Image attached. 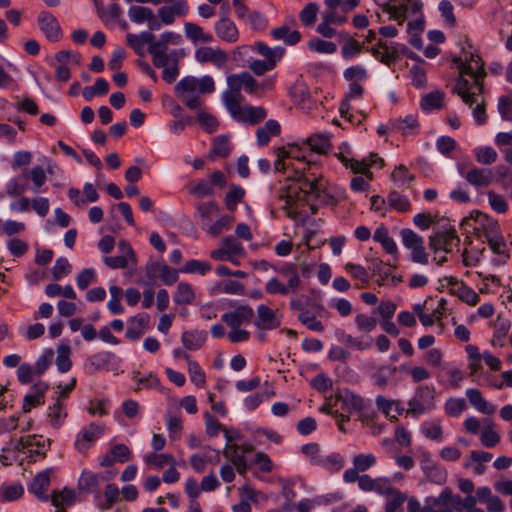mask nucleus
<instances>
[{
  "label": "nucleus",
  "mask_w": 512,
  "mask_h": 512,
  "mask_svg": "<svg viewBox=\"0 0 512 512\" xmlns=\"http://www.w3.org/2000/svg\"><path fill=\"white\" fill-rule=\"evenodd\" d=\"M424 512H456L455 494L446 487L438 496L426 497Z\"/></svg>",
  "instance_id": "nucleus-9"
},
{
  "label": "nucleus",
  "mask_w": 512,
  "mask_h": 512,
  "mask_svg": "<svg viewBox=\"0 0 512 512\" xmlns=\"http://www.w3.org/2000/svg\"><path fill=\"white\" fill-rule=\"evenodd\" d=\"M501 437L495 430V424L492 421H486L480 432V442L486 448H493L499 444Z\"/></svg>",
  "instance_id": "nucleus-36"
},
{
  "label": "nucleus",
  "mask_w": 512,
  "mask_h": 512,
  "mask_svg": "<svg viewBox=\"0 0 512 512\" xmlns=\"http://www.w3.org/2000/svg\"><path fill=\"white\" fill-rule=\"evenodd\" d=\"M444 93L435 91L423 97L421 106L424 110L440 109L443 106Z\"/></svg>",
  "instance_id": "nucleus-60"
},
{
  "label": "nucleus",
  "mask_w": 512,
  "mask_h": 512,
  "mask_svg": "<svg viewBox=\"0 0 512 512\" xmlns=\"http://www.w3.org/2000/svg\"><path fill=\"white\" fill-rule=\"evenodd\" d=\"M166 428L169 432V437L173 440L180 438L182 433V419L180 416L167 415Z\"/></svg>",
  "instance_id": "nucleus-62"
},
{
  "label": "nucleus",
  "mask_w": 512,
  "mask_h": 512,
  "mask_svg": "<svg viewBox=\"0 0 512 512\" xmlns=\"http://www.w3.org/2000/svg\"><path fill=\"white\" fill-rule=\"evenodd\" d=\"M227 86V90L222 93V101L226 109L243 101L241 89L244 88V72L228 75Z\"/></svg>",
  "instance_id": "nucleus-10"
},
{
  "label": "nucleus",
  "mask_w": 512,
  "mask_h": 512,
  "mask_svg": "<svg viewBox=\"0 0 512 512\" xmlns=\"http://www.w3.org/2000/svg\"><path fill=\"white\" fill-rule=\"evenodd\" d=\"M296 290L294 287H289L288 283L283 284L277 277L270 278L265 284V291L270 295L280 294L286 296Z\"/></svg>",
  "instance_id": "nucleus-48"
},
{
  "label": "nucleus",
  "mask_w": 512,
  "mask_h": 512,
  "mask_svg": "<svg viewBox=\"0 0 512 512\" xmlns=\"http://www.w3.org/2000/svg\"><path fill=\"white\" fill-rule=\"evenodd\" d=\"M343 77L350 83H359L368 78V72L363 66L354 65L344 70Z\"/></svg>",
  "instance_id": "nucleus-58"
},
{
  "label": "nucleus",
  "mask_w": 512,
  "mask_h": 512,
  "mask_svg": "<svg viewBox=\"0 0 512 512\" xmlns=\"http://www.w3.org/2000/svg\"><path fill=\"white\" fill-rule=\"evenodd\" d=\"M420 431L423 436L431 441L442 442L444 439V432L442 421L440 419H429L422 422Z\"/></svg>",
  "instance_id": "nucleus-23"
},
{
  "label": "nucleus",
  "mask_w": 512,
  "mask_h": 512,
  "mask_svg": "<svg viewBox=\"0 0 512 512\" xmlns=\"http://www.w3.org/2000/svg\"><path fill=\"white\" fill-rule=\"evenodd\" d=\"M319 12L318 4L314 2L307 3L299 13V19L304 26H313L317 20Z\"/></svg>",
  "instance_id": "nucleus-51"
},
{
  "label": "nucleus",
  "mask_w": 512,
  "mask_h": 512,
  "mask_svg": "<svg viewBox=\"0 0 512 512\" xmlns=\"http://www.w3.org/2000/svg\"><path fill=\"white\" fill-rule=\"evenodd\" d=\"M461 225L472 226L473 230H482L486 241L502 236L499 224L479 211H473L470 217L462 220Z\"/></svg>",
  "instance_id": "nucleus-6"
},
{
  "label": "nucleus",
  "mask_w": 512,
  "mask_h": 512,
  "mask_svg": "<svg viewBox=\"0 0 512 512\" xmlns=\"http://www.w3.org/2000/svg\"><path fill=\"white\" fill-rule=\"evenodd\" d=\"M256 49L258 53L266 59L265 61H273L274 66L276 65V62L282 58L285 52L281 47L273 49L262 42L256 43Z\"/></svg>",
  "instance_id": "nucleus-55"
},
{
  "label": "nucleus",
  "mask_w": 512,
  "mask_h": 512,
  "mask_svg": "<svg viewBox=\"0 0 512 512\" xmlns=\"http://www.w3.org/2000/svg\"><path fill=\"white\" fill-rule=\"evenodd\" d=\"M320 194H284L281 199L284 200L283 209L287 216L296 219L298 216H307L308 212L314 215L318 211V200Z\"/></svg>",
  "instance_id": "nucleus-3"
},
{
  "label": "nucleus",
  "mask_w": 512,
  "mask_h": 512,
  "mask_svg": "<svg viewBox=\"0 0 512 512\" xmlns=\"http://www.w3.org/2000/svg\"><path fill=\"white\" fill-rule=\"evenodd\" d=\"M257 316L254 325L261 331L274 330L280 327L281 321L277 310H273L266 305L257 307Z\"/></svg>",
  "instance_id": "nucleus-11"
},
{
  "label": "nucleus",
  "mask_w": 512,
  "mask_h": 512,
  "mask_svg": "<svg viewBox=\"0 0 512 512\" xmlns=\"http://www.w3.org/2000/svg\"><path fill=\"white\" fill-rule=\"evenodd\" d=\"M103 430L102 426L94 423L90 424L87 429L79 434L75 442L76 449L81 453H85L89 449L90 444L102 435Z\"/></svg>",
  "instance_id": "nucleus-18"
},
{
  "label": "nucleus",
  "mask_w": 512,
  "mask_h": 512,
  "mask_svg": "<svg viewBox=\"0 0 512 512\" xmlns=\"http://www.w3.org/2000/svg\"><path fill=\"white\" fill-rule=\"evenodd\" d=\"M477 501V497L470 494L465 498L455 494L456 512H485L482 508L477 507Z\"/></svg>",
  "instance_id": "nucleus-42"
},
{
  "label": "nucleus",
  "mask_w": 512,
  "mask_h": 512,
  "mask_svg": "<svg viewBox=\"0 0 512 512\" xmlns=\"http://www.w3.org/2000/svg\"><path fill=\"white\" fill-rule=\"evenodd\" d=\"M493 173L489 169H472L466 175V180L477 187H487L493 181Z\"/></svg>",
  "instance_id": "nucleus-33"
},
{
  "label": "nucleus",
  "mask_w": 512,
  "mask_h": 512,
  "mask_svg": "<svg viewBox=\"0 0 512 512\" xmlns=\"http://www.w3.org/2000/svg\"><path fill=\"white\" fill-rule=\"evenodd\" d=\"M227 110L235 120L249 125H256L267 116L265 108L251 105L242 106V103H237Z\"/></svg>",
  "instance_id": "nucleus-8"
},
{
  "label": "nucleus",
  "mask_w": 512,
  "mask_h": 512,
  "mask_svg": "<svg viewBox=\"0 0 512 512\" xmlns=\"http://www.w3.org/2000/svg\"><path fill=\"white\" fill-rule=\"evenodd\" d=\"M338 159L346 168H349L353 173H360L364 175L368 180L372 179V172L368 170L367 164L364 162V159L359 161L353 158H348L343 154H338Z\"/></svg>",
  "instance_id": "nucleus-40"
},
{
  "label": "nucleus",
  "mask_w": 512,
  "mask_h": 512,
  "mask_svg": "<svg viewBox=\"0 0 512 512\" xmlns=\"http://www.w3.org/2000/svg\"><path fill=\"white\" fill-rule=\"evenodd\" d=\"M198 79L193 76H187L180 80L175 86L176 93H197L198 89Z\"/></svg>",
  "instance_id": "nucleus-63"
},
{
  "label": "nucleus",
  "mask_w": 512,
  "mask_h": 512,
  "mask_svg": "<svg viewBox=\"0 0 512 512\" xmlns=\"http://www.w3.org/2000/svg\"><path fill=\"white\" fill-rule=\"evenodd\" d=\"M338 37L342 42L341 55L344 59H351L359 55L365 48L364 43H360L347 32H339Z\"/></svg>",
  "instance_id": "nucleus-19"
},
{
  "label": "nucleus",
  "mask_w": 512,
  "mask_h": 512,
  "mask_svg": "<svg viewBox=\"0 0 512 512\" xmlns=\"http://www.w3.org/2000/svg\"><path fill=\"white\" fill-rule=\"evenodd\" d=\"M460 238L453 226L447 224L438 227L429 237V248L437 254L438 252L450 253L458 247Z\"/></svg>",
  "instance_id": "nucleus-4"
},
{
  "label": "nucleus",
  "mask_w": 512,
  "mask_h": 512,
  "mask_svg": "<svg viewBox=\"0 0 512 512\" xmlns=\"http://www.w3.org/2000/svg\"><path fill=\"white\" fill-rule=\"evenodd\" d=\"M233 149L231 137L229 135L216 136L212 141V148L209 152V158H227Z\"/></svg>",
  "instance_id": "nucleus-22"
},
{
  "label": "nucleus",
  "mask_w": 512,
  "mask_h": 512,
  "mask_svg": "<svg viewBox=\"0 0 512 512\" xmlns=\"http://www.w3.org/2000/svg\"><path fill=\"white\" fill-rule=\"evenodd\" d=\"M150 325L149 314L142 312L130 318V338L137 339L143 335Z\"/></svg>",
  "instance_id": "nucleus-31"
},
{
  "label": "nucleus",
  "mask_w": 512,
  "mask_h": 512,
  "mask_svg": "<svg viewBox=\"0 0 512 512\" xmlns=\"http://www.w3.org/2000/svg\"><path fill=\"white\" fill-rule=\"evenodd\" d=\"M400 236L403 246L410 250L411 260L415 263L426 265L428 263V254L423 245V238L408 228L402 229Z\"/></svg>",
  "instance_id": "nucleus-7"
},
{
  "label": "nucleus",
  "mask_w": 512,
  "mask_h": 512,
  "mask_svg": "<svg viewBox=\"0 0 512 512\" xmlns=\"http://www.w3.org/2000/svg\"><path fill=\"white\" fill-rule=\"evenodd\" d=\"M185 36L194 44L197 43H211L213 42V36L210 33H206L204 29L196 23L187 22L184 24Z\"/></svg>",
  "instance_id": "nucleus-25"
},
{
  "label": "nucleus",
  "mask_w": 512,
  "mask_h": 512,
  "mask_svg": "<svg viewBox=\"0 0 512 512\" xmlns=\"http://www.w3.org/2000/svg\"><path fill=\"white\" fill-rule=\"evenodd\" d=\"M407 500L405 493H402L398 489L392 494L387 496V502L385 504V512H403L402 505Z\"/></svg>",
  "instance_id": "nucleus-52"
},
{
  "label": "nucleus",
  "mask_w": 512,
  "mask_h": 512,
  "mask_svg": "<svg viewBox=\"0 0 512 512\" xmlns=\"http://www.w3.org/2000/svg\"><path fill=\"white\" fill-rule=\"evenodd\" d=\"M212 269V266L206 262L201 261L197 259H191L188 260L185 265L180 268L181 273H187V274H198L201 276L206 275L208 272H210Z\"/></svg>",
  "instance_id": "nucleus-45"
},
{
  "label": "nucleus",
  "mask_w": 512,
  "mask_h": 512,
  "mask_svg": "<svg viewBox=\"0 0 512 512\" xmlns=\"http://www.w3.org/2000/svg\"><path fill=\"white\" fill-rule=\"evenodd\" d=\"M128 460V448L123 445H115L101 460V466L108 467L116 463H124Z\"/></svg>",
  "instance_id": "nucleus-30"
},
{
  "label": "nucleus",
  "mask_w": 512,
  "mask_h": 512,
  "mask_svg": "<svg viewBox=\"0 0 512 512\" xmlns=\"http://www.w3.org/2000/svg\"><path fill=\"white\" fill-rule=\"evenodd\" d=\"M370 51L377 60L389 67L400 59L398 46L389 45L382 40H379Z\"/></svg>",
  "instance_id": "nucleus-16"
},
{
  "label": "nucleus",
  "mask_w": 512,
  "mask_h": 512,
  "mask_svg": "<svg viewBox=\"0 0 512 512\" xmlns=\"http://www.w3.org/2000/svg\"><path fill=\"white\" fill-rule=\"evenodd\" d=\"M453 295L457 296L462 302L470 306H475L480 302L479 295L465 283L463 285H459V288L456 289Z\"/></svg>",
  "instance_id": "nucleus-53"
},
{
  "label": "nucleus",
  "mask_w": 512,
  "mask_h": 512,
  "mask_svg": "<svg viewBox=\"0 0 512 512\" xmlns=\"http://www.w3.org/2000/svg\"><path fill=\"white\" fill-rule=\"evenodd\" d=\"M308 48L320 54H333L337 51V46L334 42L327 41L318 37L312 38L308 42Z\"/></svg>",
  "instance_id": "nucleus-50"
},
{
  "label": "nucleus",
  "mask_w": 512,
  "mask_h": 512,
  "mask_svg": "<svg viewBox=\"0 0 512 512\" xmlns=\"http://www.w3.org/2000/svg\"><path fill=\"white\" fill-rule=\"evenodd\" d=\"M188 374L190 381L197 387L202 388L206 384V374L200 367L199 363L194 360H189L187 364Z\"/></svg>",
  "instance_id": "nucleus-49"
},
{
  "label": "nucleus",
  "mask_w": 512,
  "mask_h": 512,
  "mask_svg": "<svg viewBox=\"0 0 512 512\" xmlns=\"http://www.w3.org/2000/svg\"><path fill=\"white\" fill-rule=\"evenodd\" d=\"M376 457L373 453L357 454L352 459L353 466L360 472L364 473L371 467L376 465Z\"/></svg>",
  "instance_id": "nucleus-56"
},
{
  "label": "nucleus",
  "mask_w": 512,
  "mask_h": 512,
  "mask_svg": "<svg viewBox=\"0 0 512 512\" xmlns=\"http://www.w3.org/2000/svg\"><path fill=\"white\" fill-rule=\"evenodd\" d=\"M47 386L43 383H36L32 392L25 396L22 409L24 412H29L33 407L39 406L44 403V392Z\"/></svg>",
  "instance_id": "nucleus-29"
},
{
  "label": "nucleus",
  "mask_w": 512,
  "mask_h": 512,
  "mask_svg": "<svg viewBox=\"0 0 512 512\" xmlns=\"http://www.w3.org/2000/svg\"><path fill=\"white\" fill-rule=\"evenodd\" d=\"M271 35L275 40H282L289 46L297 44L302 38V35L298 30H291L287 25L272 29Z\"/></svg>",
  "instance_id": "nucleus-28"
},
{
  "label": "nucleus",
  "mask_w": 512,
  "mask_h": 512,
  "mask_svg": "<svg viewBox=\"0 0 512 512\" xmlns=\"http://www.w3.org/2000/svg\"><path fill=\"white\" fill-rule=\"evenodd\" d=\"M207 339V334L205 331H185L182 333L181 341L183 346L191 351H195L200 349Z\"/></svg>",
  "instance_id": "nucleus-27"
},
{
  "label": "nucleus",
  "mask_w": 512,
  "mask_h": 512,
  "mask_svg": "<svg viewBox=\"0 0 512 512\" xmlns=\"http://www.w3.org/2000/svg\"><path fill=\"white\" fill-rule=\"evenodd\" d=\"M232 223L233 218L231 216L220 214L209 225H206L203 230L212 236H218L222 232L229 230Z\"/></svg>",
  "instance_id": "nucleus-39"
},
{
  "label": "nucleus",
  "mask_w": 512,
  "mask_h": 512,
  "mask_svg": "<svg viewBox=\"0 0 512 512\" xmlns=\"http://www.w3.org/2000/svg\"><path fill=\"white\" fill-rule=\"evenodd\" d=\"M57 353L56 365L58 370L63 373L69 371L72 366V362L70 360V347L62 344L58 346Z\"/></svg>",
  "instance_id": "nucleus-57"
},
{
  "label": "nucleus",
  "mask_w": 512,
  "mask_h": 512,
  "mask_svg": "<svg viewBox=\"0 0 512 512\" xmlns=\"http://www.w3.org/2000/svg\"><path fill=\"white\" fill-rule=\"evenodd\" d=\"M189 12V6L186 0H174L169 6H162L158 9V17L165 25H171L175 22L176 16L184 17Z\"/></svg>",
  "instance_id": "nucleus-14"
},
{
  "label": "nucleus",
  "mask_w": 512,
  "mask_h": 512,
  "mask_svg": "<svg viewBox=\"0 0 512 512\" xmlns=\"http://www.w3.org/2000/svg\"><path fill=\"white\" fill-rule=\"evenodd\" d=\"M453 62L457 64L460 75L453 92L457 93L464 103L472 106L476 101L473 97L483 93V81L486 76L484 63L478 55L473 54L465 62L459 57H454Z\"/></svg>",
  "instance_id": "nucleus-2"
},
{
  "label": "nucleus",
  "mask_w": 512,
  "mask_h": 512,
  "mask_svg": "<svg viewBox=\"0 0 512 512\" xmlns=\"http://www.w3.org/2000/svg\"><path fill=\"white\" fill-rule=\"evenodd\" d=\"M487 243L491 251L495 254V257L491 260L492 263L496 266L505 264L509 259V253L503 236L491 239L487 241Z\"/></svg>",
  "instance_id": "nucleus-24"
},
{
  "label": "nucleus",
  "mask_w": 512,
  "mask_h": 512,
  "mask_svg": "<svg viewBox=\"0 0 512 512\" xmlns=\"http://www.w3.org/2000/svg\"><path fill=\"white\" fill-rule=\"evenodd\" d=\"M151 32H143L144 42H150L148 52L152 55L153 64L156 67L163 68L162 78L167 83H172L179 75V61L185 56L184 49L173 50L167 53L169 45H179L182 42L180 34L166 31L162 33L158 40Z\"/></svg>",
  "instance_id": "nucleus-1"
},
{
  "label": "nucleus",
  "mask_w": 512,
  "mask_h": 512,
  "mask_svg": "<svg viewBox=\"0 0 512 512\" xmlns=\"http://www.w3.org/2000/svg\"><path fill=\"white\" fill-rule=\"evenodd\" d=\"M435 388L420 385L416 388L414 396L408 402V413L414 416L422 415L435 407Z\"/></svg>",
  "instance_id": "nucleus-5"
},
{
  "label": "nucleus",
  "mask_w": 512,
  "mask_h": 512,
  "mask_svg": "<svg viewBox=\"0 0 512 512\" xmlns=\"http://www.w3.org/2000/svg\"><path fill=\"white\" fill-rule=\"evenodd\" d=\"M215 31L221 40L229 43H235L239 38V32L236 25L227 17L221 18L215 24Z\"/></svg>",
  "instance_id": "nucleus-20"
},
{
  "label": "nucleus",
  "mask_w": 512,
  "mask_h": 512,
  "mask_svg": "<svg viewBox=\"0 0 512 512\" xmlns=\"http://www.w3.org/2000/svg\"><path fill=\"white\" fill-rule=\"evenodd\" d=\"M253 317L254 311L249 305H238L234 310L222 314L221 320L228 327L237 328L244 323H249Z\"/></svg>",
  "instance_id": "nucleus-13"
},
{
  "label": "nucleus",
  "mask_w": 512,
  "mask_h": 512,
  "mask_svg": "<svg viewBox=\"0 0 512 512\" xmlns=\"http://www.w3.org/2000/svg\"><path fill=\"white\" fill-rule=\"evenodd\" d=\"M214 294L243 295L245 293L244 285L236 280H223L217 283L213 288Z\"/></svg>",
  "instance_id": "nucleus-38"
},
{
  "label": "nucleus",
  "mask_w": 512,
  "mask_h": 512,
  "mask_svg": "<svg viewBox=\"0 0 512 512\" xmlns=\"http://www.w3.org/2000/svg\"><path fill=\"white\" fill-rule=\"evenodd\" d=\"M343 404L349 411L362 412L365 407V403L362 397L359 395L346 391L341 397Z\"/></svg>",
  "instance_id": "nucleus-59"
},
{
  "label": "nucleus",
  "mask_w": 512,
  "mask_h": 512,
  "mask_svg": "<svg viewBox=\"0 0 512 512\" xmlns=\"http://www.w3.org/2000/svg\"><path fill=\"white\" fill-rule=\"evenodd\" d=\"M301 453L309 461V463L313 466H319L321 458H323L324 453L319 444L311 442L303 445L301 447Z\"/></svg>",
  "instance_id": "nucleus-43"
},
{
  "label": "nucleus",
  "mask_w": 512,
  "mask_h": 512,
  "mask_svg": "<svg viewBox=\"0 0 512 512\" xmlns=\"http://www.w3.org/2000/svg\"><path fill=\"white\" fill-rule=\"evenodd\" d=\"M49 486V476L46 473H40L34 478L30 486V490L37 496V498L47 501L48 496L46 495V492L49 489Z\"/></svg>",
  "instance_id": "nucleus-41"
},
{
  "label": "nucleus",
  "mask_w": 512,
  "mask_h": 512,
  "mask_svg": "<svg viewBox=\"0 0 512 512\" xmlns=\"http://www.w3.org/2000/svg\"><path fill=\"white\" fill-rule=\"evenodd\" d=\"M144 461L157 470L163 469L165 466L178 464L176 458L169 453H150L144 457Z\"/></svg>",
  "instance_id": "nucleus-35"
},
{
  "label": "nucleus",
  "mask_w": 512,
  "mask_h": 512,
  "mask_svg": "<svg viewBox=\"0 0 512 512\" xmlns=\"http://www.w3.org/2000/svg\"><path fill=\"white\" fill-rule=\"evenodd\" d=\"M420 467L426 478L438 485L446 482L447 472L445 469L436 464L428 453H424L420 462Z\"/></svg>",
  "instance_id": "nucleus-15"
},
{
  "label": "nucleus",
  "mask_w": 512,
  "mask_h": 512,
  "mask_svg": "<svg viewBox=\"0 0 512 512\" xmlns=\"http://www.w3.org/2000/svg\"><path fill=\"white\" fill-rule=\"evenodd\" d=\"M467 409V404L463 398H448L444 404L445 413L453 418L459 417Z\"/></svg>",
  "instance_id": "nucleus-47"
},
{
  "label": "nucleus",
  "mask_w": 512,
  "mask_h": 512,
  "mask_svg": "<svg viewBox=\"0 0 512 512\" xmlns=\"http://www.w3.org/2000/svg\"><path fill=\"white\" fill-rule=\"evenodd\" d=\"M377 408L386 416L392 419H397L400 414L398 410V402L387 399L384 396L378 395L375 399Z\"/></svg>",
  "instance_id": "nucleus-44"
},
{
  "label": "nucleus",
  "mask_w": 512,
  "mask_h": 512,
  "mask_svg": "<svg viewBox=\"0 0 512 512\" xmlns=\"http://www.w3.org/2000/svg\"><path fill=\"white\" fill-rule=\"evenodd\" d=\"M373 239L379 243L384 251L392 255L395 259L398 257V248L394 239L390 236L388 229L384 225L376 228Z\"/></svg>",
  "instance_id": "nucleus-21"
},
{
  "label": "nucleus",
  "mask_w": 512,
  "mask_h": 512,
  "mask_svg": "<svg viewBox=\"0 0 512 512\" xmlns=\"http://www.w3.org/2000/svg\"><path fill=\"white\" fill-rule=\"evenodd\" d=\"M299 321L305 325L309 330L315 332H323V324L317 320L314 315H311L308 311H302L298 316Z\"/></svg>",
  "instance_id": "nucleus-64"
},
{
  "label": "nucleus",
  "mask_w": 512,
  "mask_h": 512,
  "mask_svg": "<svg viewBox=\"0 0 512 512\" xmlns=\"http://www.w3.org/2000/svg\"><path fill=\"white\" fill-rule=\"evenodd\" d=\"M158 276L161 281L166 285H172L178 280L179 270L171 268L165 263L159 264L157 266Z\"/></svg>",
  "instance_id": "nucleus-61"
},
{
  "label": "nucleus",
  "mask_w": 512,
  "mask_h": 512,
  "mask_svg": "<svg viewBox=\"0 0 512 512\" xmlns=\"http://www.w3.org/2000/svg\"><path fill=\"white\" fill-rule=\"evenodd\" d=\"M197 212L201 220L202 229L209 225L215 218L220 215L218 205L213 202H206L197 206Z\"/></svg>",
  "instance_id": "nucleus-37"
},
{
  "label": "nucleus",
  "mask_w": 512,
  "mask_h": 512,
  "mask_svg": "<svg viewBox=\"0 0 512 512\" xmlns=\"http://www.w3.org/2000/svg\"><path fill=\"white\" fill-rule=\"evenodd\" d=\"M344 465L345 458L338 452H332L330 454H324L318 467L333 474L339 472Z\"/></svg>",
  "instance_id": "nucleus-34"
},
{
  "label": "nucleus",
  "mask_w": 512,
  "mask_h": 512,
  "mask_svg": "<svg viewBox=\"0 0 512 512\" xmlns=\"http://www.w3.org/2000/svg\"><path fill=\"white\" fill-rule=\"evenodd\" d=\"M195 59L199 63L210 62L216 67L225 66L229 60L227 53L220 48L201 46L195 51Z\"/></svg>",
  "instance_id": "nucleus-12"
},
{
  "label": "nucleus",
  "mask_w": 512,
  "mask_h": 512,
  "mask_svg": "<svg viewBox=\"0 0 512 512\" xmlns=\"http://www.w3.org/2000/svg\"><path fill=\"white\" fill-rule=\"evenodd\" d=\"M306 142L312 151L319 154L327 153L331 147L329 137L324 134L311 135Z\"/></svg>",
  "instance_id": "nucleus-46"
},
{
  "label": "nucleus",
  "mask_w": 512,
  "mask_h": 512,
  "mask_svg": "<svg viewBox=\"0 0 512 512\" xmlns=\"http://www.w3.org/2000/svg\"><path fill=\"white\" fill-rule=\"evenodd\" d=\"M303 186L300 187L301 192H326L329 190L330 183L323 176L307 175L303 179Z\"/></svg>",
  "instance_id": "nucleus-32"
},
{
  "label": "nucleus",
  "mask_w": 512,
  "mask_h": 512,
  "mask_svg": "<svg viewBox=\"0 0 512 512\" xmlns=\"http://www.w3.org/2000/svg\"><path fill=\"white\" fill-rule=\"evenodd\" d=\"M465 395L469 401V403L473 406V408L481 414L491 415L496 411V406L491 402L487 401L482 392L477 388H468L465 391Z\"/></svg>",
  "instance_id": "nucleus-17"
},
{
  "label": "nucleus",
  "mask_w": 512,
  "mask_h": 512,
  "mask_svg": "<svg viewBox=\"0 0 512 512\" xmlns=\"http://www.w3.org/2000/svg\"><path fill=\"white\" fill-rule=\"evenodd\" d=\"M278 273L285 279L289 287L297 289L300 285V277L295 264L287 263L278 269Z\"/></svg>",
  "instance_id": "nucleus-54"
},
{
  "label": "nucleus",
  "mask_w": 512,
  "mask_h": 512,
  "mask_svg": "<svg viewBox=\"0 0 512 512\" xmlns=\"http://www.w3.org/2000/svg\"><path fill=\"white\" fill-rule=\"evenodd\" d=\"M196 298L194 287L187 282H180L176 287V291L173 295V301L177 305H190Z\"/></svg>",
  "instance_id": "nucleus-26"
}]
</instances>
